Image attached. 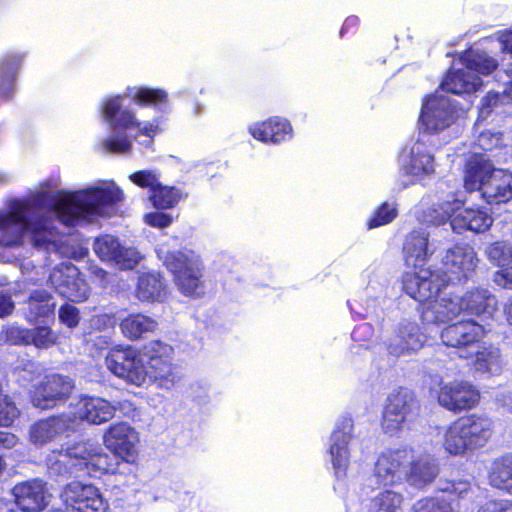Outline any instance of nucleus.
<instances>
[{
  "mask_svg": "<svg viewBox=\"0 0 512 512\" xmlns=\"http://www.w3.org/2000/svg\"><path fill=\"white\" fill-rule=\"evenodd\" d=\"M127 97L139 105L153 106L158 110L168 103V94L165 90L148 87L128 88L125 96L106 98L102 103L101 113L110 128V135L102 140L101 145L107 152L129 153L132 148V138H136L137 135L132 134L133 130L149 138L146 145L150 144L153 136L159 132L158 124L138 121L127 103Z\"/></svg>",
  "mask_w": 512,
  "mask_h": 512,
  "instance_id": "f03ea898",
  "label": "nucleus"
},
{
  "mask_svg": "<svg viewBox=\"0 0 512 512\" xmlns=\"http://www.w3.org/2000/svg\"><path fill=\"white\" fill-rule=\"evenodd\" d=\"M17 506L25 512H39L49 503L50 494L41 480H30L17 484L13 488Z\"/></svg>",
  "mask_w": 512,
  "mask_h": 512,
  "instance_id": "393cba45",
  "label": "nucleus"
},
{
  "mask_svg": "<svg viewBox=\"0 0 512 512\" xmlns=\"http://www.w3.org/2000/svg\"><path fill=\"white\" fill-rule=\"evenodd\" d=\"M494 170L491 161L475 151L466 164L464 187L470 192L477 190L482 194L483 187L490 180Z\"/></svg>",
  "mask_w": 512,
  "mask_h": 512,
  "instance_id": "c756f323",
  "label": "nucleus"
},
{
  "mask_svg": "<svg viewBox=\"0 0 512 512\" xmlns=\"http://www.w3.org/2000/svg\"><path fill=\"white\" fill-rule=\"evenodd\" d=\"M485 333L475 319H461L442 329L440 338L447 347L457 348L461 358L469 359V352Z\"/></svg>",
  "mask_w": 512,
  "mask_h": 512,
  "instance_id": "9b49d317",
  "label": "nucleus"
},
{
  "mask_svg": "<svg viewBox=\"0 0 512 512\" xmlns=\"http://www.w3.org/2000/svg\"><path fill=\"white\" fill-rule=\"evenodd\" d=\"M104 444L115 456L131 461L135 456V445L138 442L136 431L126 423L112 425L104 434Z\"/></svg>",
  "mask_w": 512,
  "mask_h": 512,
  "instance_id": "5701e85b",
  "label": "nucleus"
},
{
  "mask_svg": "<svg viewBox=\"0 0 512 512\" xmlns=\"http://www.w3.org/2000/svg\"><path fill=\"white\" fill-rule=\"evenodd\" d=\"M249 132L255 139L273 144H278L292 137V127L290 123L286 119L278 117L251 125Z\"/></svg>",
  "mask_w": 512,
  "mask_h": 512,
  "instance_id": "7c9ffc66",
  "label": "nucleus"
},
{
  "mask_svg": "<svg viewBox=\"0 0 512 512\" xmlns=\"http://www.w3.org/2000/svg\"><path fill=\"white\" fill-rule=\"evenodd\" d=\"M488 481L492 487L512 494V453L492 461L488 471Z\"/></svg>",
  "mask_w": 512,
  "mask_h": 512,
  "instance_id": "c9c22d12",
  "label": "nucleus"
},
{
  "mask_svg": "<svg viewBox=\"0 0 512 512\" xmlns=\"http://www.w3.org/2000/svg\"><path fill=\"white\" fill-rule=\"evenodd\" d=\"M96 447L92 443L81 442L67 448L65 452L72 463H74L75 470L81 471L85 468V462L90 461L94 451H96Z\"/></svg>",
  "mask_w": 512,
  "mask_h": 512,
  "instance_id": "a18cd8bd",
  "label": "nucleus"
},
{
  "mask_svg": "<svg viewBox=\"0 0 512 512\" xmlns=\"http://www.w3.org/2000/svg\"><path fill=\"white\" fill-rule=\"evenodd\" d=\"M461 303L462 316L489 319L497 310L496 297L485 288H474L468 290L462 297H458Z\"/></svg>",
  "mask_w": 512,
  "mask_h": 512,
  "instance_id": "b1692460",
  "label": "nucleus"
},
{
  "mask_svg": "<svg viewBox=\"0 0 512 512\" xmlns=\"http://www.w3.org/2000/svg\"><path fill=\"white\" fill-rule=\"evenodd\" d=\"M504 314L508 323L512 325V298L505 303Z\"/></svg>",
  "mask_w": 512,
  "mask_h": 512,
  "instance_id": "774afa93",
  "label": "nucleus"
},
{
  "mask_svg": "<svg viewBox=\"0 0 512 512\" xmlns=\"http://www.w3.org/2000/svg\"><path fill=\"white\" fill-rule=\"evenodd\" d=\"M462 114V108L454 99L437 91L424 100L419 121L425 132L440 133L450 128Z\"/></svg>",
  "mask_w": 512,
  "mask_h": 512,
  "instance_id": "6e6552de",
  "label": "nucleus"
},
{
  "mask_svg": "<svg viewBox=\"0 0 512 512\" xmlns=\"http://www.w3.org/2000/svg\"><path fill=\"white\" fill-rule=\"evenodd\" d=\"M118 458L104 453L100 447H96L89 462H85V468L92 473H114L118 464Z\"/></svg>",
  "mask_w": 512,
  "mask_h": 512,
  "instance_id": "37998d69",
  "label": "nucleus"
},
{
  "mask_svg": "<svg viewBox=\"0 0 512 512\" xmlns=\"http://www.w3.org/2000/svg\"><path fill=\"white\" fill-rule=\"evenodd\" d=\"M352 430V419L350 417H342L336 424V427L330 437L328 451L331 457L335 475L338 479V483L334 487L335 490L340 488V478L346 475V469L349 462L348 444L351 439Z\"/></svg>",
  "mask_w": 512,
  "mask_h": 512,
  "instance_id": "6ab92c4d",
  "label": "nucleus"
},
{
  "mask_svg": "<svg viewBox=\"0 0 512 512\" xmlns=\"http://www.w3.org/2000/svg\"><path fill=\"white\" fill-rule=\"evenodd\" d=\"M426 341L427 335L415 321L403 319L393 327L390 337L386 340V347L391 356L398 358L416 353L423 348Z\"/></svg>",
  "mask_w": 512,
  "mask_h": 512,
  "instance_id": "f8f14e48",
  "label": "nucleus"
},
{
  "mask_svg": "<svg viewBox=\"0 0 512 512\" xmlns=\"http://www.w3.org/2000/svg\"><path fill=\"white\" fill-rule=\"evenodd\" d=\"M143 349L138 351L131 346L118 347L109 351L105 365L114 375L135 384H144Z\"/></svg>",
  "mask_w": 512,
  "mask_h": 512,
  "instance_id": "9d476101",
  "label": "nucleus"
},
{
  "mask_svg": "<svg viewBox=\"0 0 512 512\" xmlns=\"http://www.w3.org/2000/svg\"><path fill=\"white\" fill-rule=\"evenodd\" d=\"M181 194L174 187L163 186L161 183L150 195V200L158 209L171 208L178 203Z\"/></svg>",
  "mask_w": 512,
  "mask_h": 512,
  "instance_id": "c03bdc74",
  "label": "nucleus"
},
{
  "mask_svg": "<svg viewBox=\"0 0 512 512\" xmlns=\"http://www.w3.org/2000/svg\"><path fill=\"white\" fill-rule=\"evenodd\" d=\"M468 355L469 358L473 357L474 370L483 375H500L505 366L501 350L491 344L474 347Z\"/></svg>",
  "mask_w": 512,
  "mask_h": 512,
  "instance_id": "cd10ccee",
  "label": "nucleus"
},
{
  "mask_svg": "<svg viewBox=\"0 0 512 512\" xmlns=\"http://www.w3.org/2000/svg\"><path fill=\"white\" fill-rule=\"evenodd\" d=\"M25 54L7 53L0 61V98L7 101L16 90V78Z\"/></svg>",
  "mask_w": 512,
  "mask_h": 512,
  "instance_id": "72a5a7b5",
  "label": "nucleus"
},
{
  "mask_svg": "<svg viewBox=\"0 0 512 512\" xmlns=\"http://www.w3.org/2000/svg\"><path fill=\"white\" fill-rule=\"evenodd\" d=\"M498 40L503 52L512 53V31L501 32Z\"/></svg>",
  "mask_w": 512,
  "mask_h": 512,
  "instance_id": "680f3d73",
  "label": "nucleus"
},
{
  "mask_svg": "<svg viewBox=\"0 0 512 512\" xmlns=\"http://www.w3.org/2000/svg\"><path fill=\"white\" fill-rule=\"evenodd\" d=\"M490 261L500 267L494 275V282L505 289H512V244L495 242L486 247Z\"/></svg>",
  "mask_w": 512,
  "mask_h": 512,
  "instance_id": "bb28decb",
  "label": "nucleus"
},
{
  "mask_svg": "<svg viewBox=\"0 0 512 512\" xmlns=\"http://www.w3.org/2000/svg\"><path fill=\"white\" fill-rule=\"evenodd\" d=\"M439 490L442 492H447L450 494H454L459 498H462L468 494L471 490V483L468 480H456V481H447L442 486L439 487Z\"/></svg>",
  "mask_w": 512,
  "mask_h": 512,
  "instance_id": "5fc2aeb1",
  "label": "nucleus"
},
{
  "mask_svg": "<svg viewBox=\"0 0 512 512\" xmlns=\"http://www.w3.org/2000/svg\"><path fill=\"white\" fill-rule=\"evenodd\" d=\"M14 310V302L9 295L0 294V318L10 315Z\"/></svg>",
  "mask_w": 512,
  "mask_h": 512,
  "instance_id": "052dcab7",
  "label": "nucleus"
},
{
  "mask_svg": "<svg viewBox=\"0 0 512 512\" xmlns=\"http://www.w3.org/2000/svg\"><path fill=\"white\" fill-rule=\"evenodd\" d=\"M123 198L115 183L100 182L74 192L61 191L52 197L41 191L29 200H15L9 210L0 211V258L11 261L25 257L23 250L27 244L55 250L59 238L56 221L76 226L98 217H110Z\"/></svg>",
  "mask_w": 512,
  "mask_h": 512,
  "instance_id": "f257e3e1",
  "label": "nucleus"
},
{
  "mask_svg": "<svg viewBox=\"0 0 512 512\" xmlns=\"http://www.w3.org/2000/svg\"><path fill=\"white\" fill-rule=\"evenodd\" d=\"M92 342L98 349H104L109 345V339L106 336H91L88 343Z\"/></svg>",
  "mask_w": 512,
  "mask_h": 512,
  "instance_id": "0e129e2a",
  "label": "nucleus"
},
{
  "mask_svg": "<svg viewBox=\"0 0 512 512\" xmlns=\"http://www.w3.org/2000/svg\"><path fill=\"white\" fill-rule=\"evenodd\" d=\"M61 499L67 508L75 512H106L107 503L97 487L92 484L72 481L65 486Z\"/></svg>",
  "mask_w": 512,
  "mask_h": 512,
  "instance_id": "2eb2a0df",
  "label": "nucleus"
},
{
  "mask_svg": "<svg viewBox=\"0 0 512 512\" xmlns=\"http://www.w3.org/2000/svg\"><path fill=\"white\" fill-rule=\"evenodd\" d=\"M439 291L433 294L429 299L419 301L424 303L423 310L421 313V320L424 325H439L450 323L457 317L462 316L461 303L458 297H441L436 300H432Z\"/></svg>",
  "mask_w": 512,
  "mask_h": 512,
  "instance_id": "4be33fe9",
  "label": "nucleus"
},
{
  "mask_svg": "<svg viewBox=\"0 0 512 512\" xmlns=\"http://www.w3.org/2000/svg\"><path fill=\"white\" fill-rule=\"evenodd\" d=\"M414 512H454L451 503L439 497H426L416 501Z\"/></svg>",
  "mask_w": 512,
  "mask_h": 512,
  "instance_id": "de8ad7c7",
  "label": "nucleus"
},
{
  "mask_svg": "<svg viewBox=\"0 0 512 512\" xmlns=\"http://www.w3.org/2000/svg\"><path fill=\"white\" fill-rule=\"evenodd\" d=\"M59 319L61 323L69 328L76 327L80 321V313L78 308L71 304L62 305L59 309Z\"/></svg>",
  "mask_w": 512,
  "mask_h": 512,
  "instance_id": "864d4df0",
  "label": "nucleus"
},
{
  "mask_svg": "<svg viewBox=\"0 0 512 512\" xmlns=\"http://www.w3.org/2000/svg\"><path fill=\"white\" fill-rule=\"evenodd\" d=\"M403 496L392 490L379 492L371 500V512H400Z\"/></svg>",
  "mask_w": 512,
  "mask_h": 512,
  "instance_id": "79ce46f5",
  "label": "nucleus"
},
{
  "mask_svg": "<svg viewBox=\"0 0 512 512\" xmlns=\"http://www.w3.org/2000/svg\"><path fill=\"white\" fill-rule=\"evenodd\" d=\"M502 143V134L495 131H482L476 141L475 146L484 151H492Z\"/></svg>",
  "mask_w": 512,
  "mask_h": 512,
  "instance_id": "3c124183",
  "label": "nucleus"
},
{
  "mask_svg": "<svg viewBox=\"0 0 512 512\" xmlns=\"http://www.w3.org/2000/svg\"><path fill=\"white\" fill-rule=\"evenodd\" d=\"M129 179L139 187L148 188L150 193L160 184L158 175L150 170L135 172L129 176Z\"/></svg>",
  "mask_w": 512,
  "mask_h": 512,
  "instance_id": "8fccbe9b",
  "label": "nucleus"
},
{
  "mask_svg": "<svg viewBox=\"0 0 512 512\" xmlns=\"http://www.w3.org/2000/svg\"><path fill=\"white\" fill-rule=\"evenodd\" d=\"M492 216L483 209L467 208L451 219V228L456 233L471 231L482 233L491 227Z\"/></svg>",
  "mask_w": 512,
  "mask_h": 512,
  "instance_id": "2f4dec72",
  "label": "nucleus"
},
{
  "mask_svg": "<svg viewBox=\"0 0 512 512\" xmlns=\"http://www.w3.org/2000/svg\"><path fill=\"white\" fill-rule=\"evenodd\" d=\"M419 414V403L414 393L401 388L389 394L383 412L382 427L394 434L412 422Z\"/></svg>",
  "mask_w": 512,
  "mask_h": 512,
  "instance_id": "1a4fd4ad",
  "label": "nucleus"
},
{
  "mask_svg": "<svg viewBox=\"0 0 512 512\" xmlns=\"http://www.w3.org/2000/svg\"><path fill=\"white\" fill-rule=\"evenodd\" d=\"M49 283L61 296L72 302H82L88 298L89 287L80 277L77 267L71 263L56 266L50 273Z\"/></svg>",
  "mask_w": 512,
  "mask_h": 512,
  "instance_id": "dca6fc26",
  "label": "nucleus"
},
{
  "mask_svg": "<svg viewBox=\"0 0 512 512\" xmlns=\"http://www.w3.org/2000/svg\"><path fill=\"white\" fill-rule=\"evenodd\" d=\"M403 251L406 265L412 268L403 276V289L410 297L416 301H424L445 287L447 277L424 268L428 258L435 251L425 230L410 232L406 237Z\"/></svg>",
  "mask_w": 512,
  "mask_h": 512,
  "instance_id": "7ed1b4c3",
  "label": "nucleus"
},
{
  "mask_svg": "<svg viewBox=\"0 0 512 512\" xmlns=\"http://www.w3.org/2000/svg\"><path fill=\"white\" fill-rule=\"evenodd\" d=\"M35 375H40V369L35 363L29 362L20 373L19 380L27 382L33 381L35 379Z\"/></svg>",
  "mask_w": 512,
  "mask_h": 512,
  "instance_id": "bf43d9fd",
  "label": "nucleus"
},
{
  "mask_svg": "<svg viewBox=\"0 0 512 512\" xmlns=\"http://www.w3.org/2000/svg\"><path fill=\"white\" fill-rule=\"evenodd\" d=\"M436 396L441 407L454 413L469 410L480 400L479 391L467 381H441Z\"/></svg>",
  "mask_w": 512,
  "mask_h": 512,
  "instance_id": "ddd939ff",
  "label": "nucleus"
},
{
  "mask_svg": "<svg viewBox=\"0 0 512 512\" xmlns=\"http://www.w3.org/2000/svg\"><path fill=\"white\" fill-rule=\"evenodd\" d=\"M146 222L154 227L164 228L172 223V217L162 212L149 213L145 216Z\"/></svg>",
  "mask_w": 512,
  "mask_h": 512,
  "instance_id": "13d9d810",
  "label": "nucleus"
},
{
  "mask_svg": "<svg viewBox=\"0 0 512 512\" xmlns=\"http://www.w3.org/2000/svg\"><path fill=\"white\" fill-rule=\"evenodd\" d=\"M358 22H359L358 17H356V16H350V17H348V18L345 20V22H344V24H343V26H342V29H341V35H343V33H344L345 31H347L350 27L356 26V25L358 24Z\"/></svg>",
  "mask_w": 512,
  "mask_h": 512,
  "instance_id": "338daca9",
  "label": "nucleus"
},
{
  "mask_svg": "<svg viewBox=\"0 0 512 512\" xmlns=\"http://www.w3.org/2000/svg\"><path fill=\"white\" fill-rule=\"evenodd\" d=\"M157 255L173 274L181 293L198 297L204 293L203 265L199 256L191 250L169 251L160 246Z\"/></svg>",
  "mask_w": 512,
  "mask_h": 512,
  "instance_id": "39448f33",
  "label": "nucleus"
},
{
  "mask_svg": "<svg viewBox=\"0 0 512 512\" xmlns=\"http://www.w3.org/2000/svg\"><path fill=\"white\" fill-rule=\"evenodd\" d=\"M11 336L24 344H33L37 348L47 349L57 342V335L47 326H38L33 329L15 328Z\"/></svg>",
  "mask_w": 512,
  "mask_h": 512,
  "instance_id": "4c0bfd02",
  "label": "nucleus"
},
{
  "mask_svg": "<svg viewBox=\"0 0 512 512\" xmlns=\"http://www.w3.org/2000/svg\"><path fill=\"white\" fill-rule=\"evenodd\" d=\"M478 512H512V500H491L482 505Z\"/></svg>",
  "mask_w": 512,
  "mask_h": 512,
  "instance_id": "6e6d98bb",
  "label": "nucleus"
},
{
  "mask_svg": "<svg viewBox=\"0 0 512 512\" xmlns=\"http://www.w3.org/2000/svg\"><path fill=\"white\" fill-rule=\"evenodd\" d=\"M18 443V438L11 433L0 431V447L11 449Z\"/></svg>",
  "mask_w": 512,
  "mask_h": 512,
  "instance_id": "e2e57ef3",
  "label": "nucleus"
},
{
  "mask_svg": "<svg viewBox=\"0 0 512 512\" xmlns=\"http://www.w3.org/2000/svg\"><path fill=\"white\" fill-rule=\"evenodd\" d=\"M462 201L455 195L450 194L442 202L433 203L429 208L423 211L421 220L432 225H442L449 219H452L454 212L460 209Z\"/></svg>",
  "mask_w": 512,
  "mask_h": 512,
  "instance_id": "e433bc0d",
  "label": "nucleus"
},
{
  "mask_svg": "<svg viewBox=\"0 0 512 512\" xmlns=\"http://www.w3.org/2000/svg\"><path fill=\"white\" fill-rule=\"evenodd\" d=\"M397 215L394 205L382 204L368 222V228H376L390 223Z\"/></svg>",
  "mask_w": 512,
  "mask_h": 512,
  "instance_id": "09e8293b",
  "label": "nucleus"
},
{
  "mask_svg": "<svg viewBox=\"0 0 512 512\" xmlns=\"http://www.w3.org/2000/svg\"><path fill=\"white\" fill-rule=\"evenodd\" d=\"M483 198L489 203L508 202L512 199V173L495 169L483 187Z\"/></svg>",
  "mask_w": 512,
  "mask_h": 512,
  "instance_id": "f704fd0d",
  "label": "nucleus"
},
{
  "mask_svg": "<svg viewBox=\"0 0 512 512\" xmlns=\"http://www.w3.org/2000/svg\"><path fill=\"white\" fill-rule=\"evenodd\" d=\"M56 303L52 296L44 290L31 293L28 300L27 318L30 322H37L54 316Z\"/></svg>",
  "mask_w": 512,
  "mask_h": 512,
  "instance_id": "58836bf2",
  "label": "nucleus"
},
{
  "mask_svg": "<svg viewBox=\"0 0 512 512\" xmlns=\"http://www.w3.org/2000/svg\"><path fill=\"white\" fill-rule=\"evenodd\" d=\"M115 408L107 400L96 396H81L74 404V410L67 413L73 420V430H77L82 422L99 425L114 416Z\"/></svg>",
  "mask_w": 512,
  "mask_h": 512,
  "instance_id": "a211bd4d",
  "label": "nucleus"
},
{
  "mask_svg": "<svg viewBox=\"0 0 512 512\" xmlns=\"http://www.w3.org/2000/svg\"><path fill=\"white\" fill-rule=\"evenodd\" d=\"M494 433V422L485 414H471L453 422L445 431L443 447L447 453L463 456L483 448Z\"/></svg>",
  "mask_w": 512,
  "mask_h": 512,
  "instance_id": "20e7f679",
  "label": "nucleus"
},
{
  "mask_svg": "<svg viewBox=\"0 0 512 512\" xmlns=\"http://www.w3.org/2000/svg\"><path fill=\"white\" fill-rule=\"evenodd\" d=\"M463 68H453L441 83L443 91L453 94H470L481 85L478 74H490L497 68V62L486 52L470 49L460 58Z\"/></svg>",
  "mask_w": 512,
  "mask_h": 512,
  "instance_id": "423d86ee",
  "label": "nucleus"
},
{
  "mask_svg": "<svg viewBox=\"0 0 512 512\" xmlns=\"http://www.w3.org/2000/svg\"><path fill=\"white\" fill-rule=\"evenodd\" d=\"M93 323L95 326H98V327H100L101 325L112 326L114 324V320H113V317H111L109 315H100V316H96L93 319Z\"/></svg>",
  "mask_w": 512,
  "mask_h": 512,
  "instance_id": "69168bd1",
  "label": "nucleus"
},
{
  "mask_svg": "<svg viewBox=\"0 0 512 512\" xmlns=\"http://www.w3.org/2000/svg\"><path fill=\"white\" fill-rule=\"evenodd\" d=\"M70 432H74L73 420H69L67 413H63L34 423L29 430V437L34 445L42 446Z\"/></svg>",
  "mask_w": 512,
  "mask_h": 512,
  "instance_id": "a878e982",
  "label": "nucleus"
},
{
  "mask_svg": "<svg viewBox=\"0 0 512 512\" xmlns=\"http://www.w3.org/2000/svg\"><path fill=\"white\" fill-rule=\"evenodd\" d=\"M93 251L102 261L112 263L120 269H133L142 259L135 247L123 246L118 238L109 234L94 240Z\"/></svg>",
  "mask_w": 512,
  "mask_h": 512,
  "instance_id": "f3484780",
  "label": "nucleus"
},
{
  "mask_svg": "<svg viewBox=\"0 0 512 512\" xmlns=\"http://www.w3.org/2000/svg\"><path fill=\"white\" fill-rule=\"evenodd\" d=\"M47 466L51 473L56 475L72 474L75 470L74 463L70 460L66 452H53L47 457Z\"/></svg>",
  "mask_w": 512,
  "mask_h": 512,
  "instance_id": "49530a36",
  "label": "nucleus"
},
{
  "mask_svg": "<svg viewBox=\"0 0 512 512\" xmlns=\"http://www.w3.org/2000/svg\"><path fill=\"white\" fill-rule=\"evenodd\" d=\"M173 348L160 341H152L143 347V373L146 380L158 387L170 389L177 381V374L172 366Z\"/></svg>",
  "mask_w": 512,
  "mask_h": 512,
  "instance_id": "0eeeda50",
  "label": "nucleus"
},
{
  "mask_svg": "<svg viewBox=\"0 0 512 512\" xmlns=\"http://www.w3.org/2000/svg\"><path fill=\"white\" fill-rule=\"evenodd\" d=\"M402 170L405 174L419 177L432 174L435 170L434 157L428 151L423 139H418L407 156L402 157Z\"/></svg>",
  "mask_w": 512,
  "mask_h": 512,
  "instance_id": "c85d7f7f",
  "label": "nucleus"
},
{
  "mask_svg": "<svg viewBox=\"0 0 512 512\" xmlns=\"http://www.w3.org/2000/svg\"><path fill=\"white\" fill-rule=\"evenodd\" d=\"M74 384L69 377L58 374L48 375L37 388L32 402L40 409H50L64 402L72 393Z\"/></svg>",
  "mask_w": 512,
  "mask_h": 512,
  "instance_id": "412c9836",
  "label": "nucleus"
},
{
  "mask_svg": "<svg viewBox=\"0 0 512 512\" xmlns=\"http://www.w3.org/2000/svg\"><path fill=\"white\" fill-rule=\"evenodd\" d=\"M502 101V96L497 92H489L482 100L480 106V116L482 118H486L490 112L491 108L495 107Z\"/></svg>",
  "mask_w": 512,
  "mask_h": 512,
  "instance_id": "4d7b16f0",
  "label": "nucleus"
},
{
  "mask_svg": "<svg viewBox=\"0 0 512 512\" xmlns=\"http://www.w3.org/2000/svg\"><path fill=\"white\" fill-rule=\"evenodd\" d=\"M136 295L142 301H160L164 295V284L159 275L152 273L141 275Z\"/></svg>",
  "mask_w": 512,
  "mask_h": 512,
  "instance_id": "a19ab883",
  "label": "nucleus"
},
{
  "mask_svg": "<svg viewBox=\"0 0 512 512\" xmlns=\"http://www.w3.org/2000/svg\"><path fill=\"white\" fill-rule=\"evenodd\" d=\"M409 470L405 468V480L413 487L424 488L431 484L439 473L435 459L429 455L420 456L408 463Z\"/></svg>",
  "mask_w": 512,
  "mask_h": 512,
  "instance_id": "473e14b6",
  "label": "nucleus"
},
{
  "mask_svg": "<svg viewBox=\"0 0 512 512\" xmlns=\"http://www.w3.org/2000/svg\"><path fill=\"white\" fill-rule=\"evenodd\" d=\"M158 323L144 314H131L120 323L122 333L129 339H138L148 332L157 329Z\"/></svg>",
  "mask_w": 512,
  "mask_h": 512,
  "instance_id": "ea45409f",
  "label": "nucleus"
},
{
  "mask_svg": "<svg viewBox=\"0 0 512 512\" xmlns=\"http://www.w3.org/2000/svg\"><path fill=\"white\" fill-rule=\"evenodd\" d=\"M408 449H397L382 453L374 466L373 479L379 486H394L405 480V468L411 459Z\"/></svg>",
  "mask_w": 512,
  "mask_h": 512,
  "instance_id": "4468645a",
  "label": "nucleus"
},
{
  "mask_svg": "<svg viewBox=\"0 0 512 512\" xmlns=\"http://www.w3.org/2000/svg\"><path fill=\"white\" fill-rule=\"evenodd\" d=\"M18 416L14 403L5 395H0V426H9Z\"/></svg>",
  "mask_w": 512,
  "mask_h": 512,
  "instance_id": "603ef678",
  "label": "nucleus"
},
{
  "mask_svg": "<svg viewBox=\"0 0 512 512\" xmlns=\"http://www.w3.org/2000/svg\"><path fill=\"white\" fill-rule=\"evenodd\" d=\"M442 261L445 270L436 272L448 278L445 286L454 280H467L469 273L475 269L477 264L476 253L468 245H456L448 249Z\"/></svg>",
  "mask_w": 512,
  "mask_h": 512,
  "instance_id": "aec40b11",
  "label": "nucleus"
}]
</instances>
